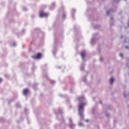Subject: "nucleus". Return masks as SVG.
<instances>
[{
  "label": "nucleus",
  "mask_w": 129,
  "mask_h": 129,
  "mask_svg": "<svg viewBox=\"0 0 129 129\" xmlns=\"http://www.w3.org/2000/svg\"><path fill=\"white\" fill-rule=\"evenodd\" d=\"M100 61H102V58H101V57H100Z\"/></svg>",
  "instance_id": "obj_17"
},
{
  "label": "nucleus",
  "mask_w": 129,
  "mask_h": 129,
  "mask_svg": "<svg viewBox=\"0 0 129 129\" xmlns=\"http://www.w3.org/2000/svg\"><path fill=\"white\" fill-rule=\"evenodd\" d=\"M120 38H121V39H122V38H123V36H120Z\"/></svg>",
  "instance_id": "obj_21"
},
{
  "label": "nucleus",
  "mask_w": 129,
  "mask_h": 129,
  "mask_svg": "<svg viewBox=\"0 0 129 129\" xmlns=\"http://www.w3.org/2000/svg\"><path fill=\"white\" fill-rule=\"evenodd\" d=\"M109 12H110V11H107V12H106V15H109Z\"/></svg>",
  "instance_id": "obj_14"
},
{
  "label": "nucleus",
  "mask_w": 129,
  "mask_h": 129,
  "mask_svg": "<svg viewBox=\"0 0 129 129\" xmlns=\"http://www.w3.org/2000/svg\"><path fill=\"white\" fill-rule=\"evenodd\" d=\"M49 16V14L45 13L43 11H40L39 12V17L40 18H46Z\"/></svg>",
  "instance_id": "obj_2"
},
{
  "label": "nucleus",
  "mask_w": 129,
  "mask_h": 129,
  "mask_svg": "<svg viewBox=\"0 0 129 129\" xmlns=\"http://www.w3.org/2000/svg\"><path fill=\"white\" fill-rule=\"evenodd\" d=\"M124 96H125V95H124Z\"/></svg>",
  "instance_id": "obj_27"
},
{
  "label": "nucleus",
  "mask_w": 129,
  "mask_h": 129,
  "mask_svg": "<svg viewBox=\"0 0 129 129\" xmlns=\"http://www.w3.org/2000/svg\"><path fill=\"white\" fill-rule=\"evenodd\" d=\"M83 81H84V82H85L86 81H85V80H84Z\"/></svg>",
  "instance_id": "obj_23"
},
{
  "label": "nucleus",
  "mask_w": 129,
  "mask_h": 129,
  "mask_svg": "<svg viewBox=\"0 0 129 129\" xmlns=\"http://www.w3.org/2000/svg\"><path fill=\"white\" fill-rule=\"evenodd\" d=\"M86 105V103H82L79 105V114L81 117H83V109L84 106Z\"/></svg>",
  "instance_id": "obj_1"
},
{
  "label": "nucleus",
  "mask_w": 129,
  "mask_h": 129,
  "mask_svg": "<svg viewBox=\"0 0 129 129\" xmlns=\"http://www.w3.org/2000/svg\"><path fill=\"white\" fill-rule=\"evenodd\" d=\"M86 54V51H83L81 53V56H82L83 60H84V57H85Z\"/></svg>",
  "instance_id": "obj_4"
},
{
  "label": "nucleus",
  "mask_w": 129,
  "mask_h": 129,
  "mask_svg": "<svg viewBox=\"0 0 129 129\" xmlns=\"http://www.w3.org/2000/svg\"><path fill=\"white\" fill-rule=\"evenodd\" d=\"M55 6V3H53L52 5H51V7L52 8H54V6Z\"/></svg>",
  "instance_id": "obj_13"
},
{
  "label": "nucleus",
  "mask_w": 129,
  "mask_h": 129,
  "mask_svg": "<svg viewBox=\"0 0 129 129\" xmlns=\"http://www.w3.org/2000/svg\"><path fill=\"white\" fill-rule=\"evenodd\" d=\"M63 17H65V14H63Z\"/></svg>",
  "instance_id": "obj_25"
},
{
  "label": "nucleus",
  "mask_w": 129,
  "mask_h": 129,
  "mask_svg": "<svg viewBox=\"0 0 129 129\" xmlns=\"http://www.w3.org/2000/svg\"><path fill=\"white\" fill-rule=\"evenodd\" d=\"M79 126H82L83 125V124H82V123H79Z\"/></svg>",
  "instance_id": "obj_10"
},
{
  "label": "nucleus",
  "mask_w": 129,
  "mask_h": 129,
  "mask_svg": "<svg viewBox=\"0 0 129 129\" xmlns=\"http://www.w3.org/2000/svg\"><path fill=\"white\" fill-rule=\"evenodd\" d=\"M13 47H16V42H14L13 44L12 45Z\"/></svg>",
  "instance_id": "obj_11"
},
{
  "label": "nucleus",
  "mask_w": 129,
  "mask_h": 129,
  "mask_svg": "<svg viewBox=\"0 0 129 129\" xmlns=\"http://www.w3.org/2000/svg\"><path fill=\"white\" fill-rule=\"evenodd\" d=\"M70 127H74L75 125L72 122V119L71 118H70Z\"/></svg>",
  "instance_id": "obj_5"
},
{
  "label": "nucleus",
  "mask_w": 129,
  "mask_h": 129,
  "mask_svg": "<svg viewBox=\"0 0 129 129\" xmlns=\"http://www.w3.org/2000/svg\"><path fill=\"white\" fill-rule=\"evenodd\" d=\"M23 93L24 95L26 96L27 93H28V89H24Z\"/></svg>",
  "instance_id": "obj_7"
},
{
  "label": "nucleus",
  "mask_w": 129,
  "mask_h": 129,
  "mask_svg": "<svg viewBox=\"0 0 129 129\" xmlns=\"http://www.w3.org/2000/svg\"><path fill=\"white\" fill-rule=\"evenodd\" d=\"M111 20H112V18H111Z\"/></svg>",
  "instance_id": "obj_26"
},
{
  "label": "nucleus",
  "mask_w": 129,
  "mask_h": 129,
  "mask_svg": "<svg viewBox=\"0 0 129 129\" xmlns=\"http://www.w3.org/2000/svg\"><path fill=\"white\" fill-rule=\"evenodd\" d=\"M59 113H62V110H61V109H59Z\"/></svg>",
  "instance_id": "obj_16"
},
{
  "label": "nucleus",
  "mask_w": 129,
  "mask_h": 129,
  "mask_svg": "<svg viewBox=\"0 0 129 129\" xmlns=\"http://www.w3.org/2000/svg\"><path fill=\"white\" fill-rule=\"evenodd\" d=\"M100 103L101 104V103H101V101H100Z\"/></svg>",
  "instance_id": "obj_24"
},
{
  "label": "nucleus",
  "mask_w": 129,
  "mask_h": 129,
  "mask_svg": "<svg viewBox=\"0 0 129 129\" xmlns=\"http://www.w3.org/2000/svg\"><path fill=\"white\" fill-rule=\"evenodd\" d=\"M88 121H89L88 119H87V120H85V121H86L87 122Z\"/></svg>",
  "instance_id": "obj_22"
},
{
  "label": "nucleus",
  "mask_w": 129,
  "mask_h": 129,
  "mask_svg": "<svg viewBox=\"0 0 129 129\" xmlns=\"http://www.w3.org/2000/svg\"><path fill=\"white\" fill-rule=\"evenodd\" d=\"M94 39H93V38L92 39V40H91V43L92 44H93V41H94Z\"/></svg>",
  "instance_id": "obj_15"
},
{
  "label": "nucleus",
  "mask_w": 129,
  "mask_h": 129,
  "mask_svg": "<svg viewBox=\"0 0 129 129\" xmlns=\"http://www.w3.org/2000/svg\"><path fill=\"white\" fill-rule=\"evenodd\" d=\"M74 13H75V10H74V9H73L72 10V12H71V13H72V17H73V14H74Z\"/></svg>",
  "instance_id": "obj_9"
},
{
  "label": "nucleus",
  "mask_w": 129,
  "mask_h": 129,
  "mask_svg": "<svg viewBox=\"0 0 129 129\" xmlns=\"http://www.w3.org/2000/svg\"><path fill=\"white\" fill-rule=\"evenodd\" d=\"M78 100H79V101H83L84 99V97L82 96V97H79L78 98Z\"/></svg>",
  "instance_id": "obj_6"
},
{
  "label": "nucleus",
  "mask_w": 129,
  "mask_h": 129,
  "mask_svg": "<svg viewBox=\"0 0 129 129\" xmlns=\"http://www.w3.org/2000/svg\"><path fill=\"white\" fill-rule=\"evenodd\" d=\"M81 70H83V67H81Z\"/></svg>",
  "instance_id": "obj_18"
},
{
  "label": "nucleus",
  "mask_w": 129,
  "mask_h": 129,
  "mask_svg": "<svg viewBox=\"0 0 129 129\" xmlns=\"http://www.w3.org/2000/svg\"><path fill=\"white\" fill-rule=\"evenodd\" d=\"M113 79L112 78H111L110 80V84H112L113 83Z\"/></svg>",
  "instance_id": "obj_8"
},
{
  "label": "nucleus",
  "mask_w": 129,
  "mask_h": 129,
  "mask_svg": "<svg viewBox=\"0 0 129 129\" xmlns=\"http://www.w3.org/2000/svg\"><path fill=\"white\" fill-rule=\"evenodd\" d=\"M125 48L126 49H128V46H125Z\"/></svg>",
  "instance_id": "obj_20"
},
{
  "label": "nucleus",
  "mask_w": 129,
  "mask_h": 129,
  "mask_svg": "<svg viewBox=\"0 0 129 129\" xmlns=\"http://www.w3.org/2000/svg\"><path fill=\"white\" fill-rule=\"evenodd\" d=\"M3 81V79L0 78V83L2 82Z\"/></svg>",
  "instance_id": "obj_19"
},
{
  "label": "nucleus",
  "mask_w": 129,
  "mask_h": 129,
  "mask_svg": "<svg viewBox=\"0 0 129 129\" xmlns=\"http://www.w3.org/2000/svg\"><path fill=\"white\" fill-rule=\"evenodd\" d=\"M41 54L40 53L37 54L36 56H33L32 58L33 59H40L41 58Z\"/></svg>",
  "instance_id": "obj_3"
},
{
  "label": "nucleus",
  "mask_w": 129,
  "mask_h": 129,
  "mask_svg": "<svg viewBox=\"0 0 129 129\" xmlns=\"http://www.w3.org/2000/svg\"><path fill=\"white\" fill-rule=\"evenodd\" d=\"M119 56H120V57H121V58H123V56L122 55V54H121V53H120Z\"/></svg>",
  "instance_id": "obj_12"
}]
</instances>
